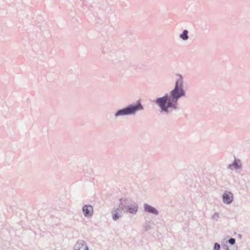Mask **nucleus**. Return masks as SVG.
Listing matches in <instances>:
<instances>
[{
	"label": "nucleus",
	"mask_w": 250,
	"mask_h": 250,
	"mask_svg": "<svg viewBox=\"0 0 250 250\" xmlns=\"http://www.w3.org/2000/svg\"><path fill=\"white\" fill-rule=\"evenodd\" d=\"M178 77L179 78L176 82L175 87L170 93V96H166L157 100V104L163 110L167 111L169 107L175 109L178 99L185 95V92L182 88V78L180 75H178Z\"/></svg>",
	"instance_id": "1"
},
{
	"label": "nucleus",
	"mask_w": 250,
	"mask_h": 250,
	"mask_svg": "<svg viewBox=\"0 0 250 250\" xmlns=\"http://www.w3.org/2000/svg\"><path fill=\"white\" fill-rule=\"evenodd\" d=\"M142 109L143 107L142 105L139 103L137 105H131L125 108L120 110L116 113V116L132 114L135 112L137 110Z\"/></svg>",
	"instance_id": "2"
},
{
	"label": "nucleus",
	"mask_w": 250,
	"mask_h": 250,
	"mask_svg": "<svg viewBox=\"0 0 250 250\" xmlns=\"http://www.w3.org/2000/svg\"><path fill=\"white\" fill-rule=\"evenodd\" d=\"M83 212L85 216H91L93 212V208L91 206H84L83 207Z\"/></svg>",
	"instance_id": "3"
},
{
	"label": "nucleus",
	"mask_w": 250,
	"mask_h": 250,
	"mask_svg": "<svg viewBox=\"0 0 250 250\" xmlns=\"http://www.w3.org/2000/svg\"><path fill=\"white\" fill-rule=\"evenodd\" d=\"M75 250H88V247L82 242H78L75 246Z\"/></svg>",
	"instance_id": "4"
},
{
	"label": "nucleus",
	"mask_w": 250,
	"mask_h": 250,
	"mask_svg": "<svg viewBox=\"0 0 250 250\" xmlns=\"http://www.w3.org/2000/svg\"><path fill=\"white\" fill-rule=\"evenodd\" d=\"M232 194L230 193H225L223 195V200L226 203L229 204L232 200Z\"/></svg>",
	"instance_id": "5"
},
{
	"label": "nucleus",
	"mask_w": 250,
	"mask_h": 250,
	"mask_svg": "<svg viewBox=\"0 0 250 250\" xmlns=\"http://www.w3.org/2000/svg\"><path fill=\"white\" fill-rule=\"evenodd\" d=\"M125 209L126 212L135 214L137 211V207L135 205H130L126 207Z\"/></svg>",
	"instance_id": "6"
},
{
	"label": "nucleus",
	"mask_w": 250,
	"mask_h": 250,
	"mask_svg": "<svg viewBox=\"0 0 250 250\" xmlns=\"http://www.w3.org/2000/svg\"><path fill=\"white\" fill-rule=\"evenodd\" d=\"M144 208L145 209V210L150 212L152 213L153 214H157L158 213L157 210L152 207H151L147 204H145L144 206Z\"/></svg>",
	"instance_id": "7"
},
{
	"label": "nucleus",
	"mask_w": 250,
	"mask_h": 250,
	"mask_svg": "<svg viewBox=\"0 0 250 250\" xmlns=\"http://www.w3.org/2000/svg\"><path fill=\"white\" fill-rule=\"evenodd\" d=\"M229 167L231 169H232L231 167H234V168H236V169L240 168L241 167L240 161L239 160H238V161L235 160L234 162V163H233V164L232 165H229Z\"/></svg>",
	"instance_id": "8"
},
{
	"label": "nucleus",
	"mask_w": 250,
	"mask_h": 250,
	"mask_svg": "<svg viewBox=\"0 0 250 250\" xmlns=\"http://www.w3.org/2000/svg\"><path fill=\"white\" fill-rule=\"evenodd\" d=\"M188 33L187 30H184L183 33L180 35L181 38L184 40H187L188 39Z\"/></svg>",
	"instance_id": "9"
},
{
	"label": "nucleus",
	"mask_w": 250,
	"mask_h": 250,
	"mask_svg": "<svg viewBox=\"0 0 250 250\" xmlns=\"http://www.w3.org/2000/svg\"><path fill=\"white\" fill-rule=\"evenodd\" d=\"M220 248V245L217 243H215L214 245V249L215 250H219Z\"/></svg>",
	"instance_id": "10"
},
{
	"label": "nucleus",
	"mask_w": 250,
	"mask_h": 250,
	"mask_svg": "<svg viewBox=\"0 0 250 250\" xmlns=\"http://www.w3.org/2000/svg\"><path fill=\"white\" fill-rule=\"evenodd\" d=\"M229 242L231 245H233L235 242V240L234 238H230Z\"/></svg>",
	"instance_id": "11"
},
{
	"label": "nucleus",
	"mask_w": 250,
	"mask_h": 250,
	"mask_svg": "<svg viewBox=\"0 0 250 250\" xmlns=\"http://www.w3.org/2000/svg\"><path fill=\"white\" fill-rule=\"evenodd\" d=\"M119 218V216L117 214H114L113 215V219L115 220H117Z\"/></svg>",
	"instance_id": "12"
}]
</instances>
